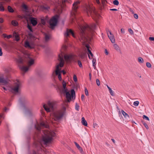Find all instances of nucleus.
<instances>
[{
  "label": "nucleus",
  "mask_w": 154,
  "mask_h": 154,
  "mask_svg": "<svg viewBox=\"0 0 154 154\" xmlns=\"http://www.w3.org/2000/svg\"><path fill=\"white\" fill-rule=\"evenodd\" d=\"M41 23L43 25H45V20L42 18L41 20Z\"/></svg>",
  "instance_id": "34"
},
{
  "label": "nucleus",
  "mask_w": 154,
  "mask_h": 154,
  "mask_svg": "<svg viewBox=\"0 0 154 154\" xmlns=\"http://www.w3.org/2000/svg\"><path fill=\"white\" fill-rule=\"evenodd\" d=\"M28 61V66H24L23 64V60L20 57H19L16 59V61L18 64L20 69L24 72H26L29 69V67L33 65L34 63V59L30 55H27L26 56Z\"/></svg>",
  "instance_id": "5"
},
{
  "label": "nucleus",
  "mask_w": 154,
  "mask_h": 154,
  "mask_svg": "<svg viewBox=\"0 0 154 154\" xmlns=\"http://www.w3.org/2000/svg\"><path fill=\"white\" fill-rule=\"evenodd\" d=\"M2 46L4 47H6L7 46V44L6 43L4 42H3L2 43Z\"/></svg>",
  "instance_id": "43"
},
{
  "label": "nucleus",
  "mask_w": 154,
  "mask_h": 154,
  "mask_svg": "<svg viewBox=\"0 0 154 154\" xmlns=\"http://www.w3.org/2000/svg\"><path fill=\"white\" fill-rule=\"evenodd\" d=\"M86 47L88 51V56L89 58L90 59H92L91 57L89 54L91 55V57H92L93 56V54L92 53L91 51L90 50L89 48H90V47L89 46V45H86Z\"/></svg>",
  "instance_id": "13"
},
{
  "label": "nucleus",
  "mask_w": 154,
  "mask_h": 154,
  "mask_svg": "<svg viewBox=\"0 0 154 154\" xmlns=\"http://www.w3.org/2000/svg\"><path fill=\"white\" fill-rule=\"evenodd\" d=\"M105 53L106 55H108V52L106 49H105Z\"/></svg>",
  "instance_id": "57"
},
{
  "label": "nucleus",
  "mask_w": 154,
  "mask_h": 154,
  "mask_svg": "<svg viewBox=\"0 0 154 154\" xmlns=\"http://www.w3.org/2000/svg\"><path fill=\"white\" fill-rule=\"evenodd\" d=\"M121 32L122 34L125 33V29L123 28L121 29Z\"/></svg>",
  "instance_id": "44"
},
{
  "label": "nucleus",
  "mask_w": 154,
  "mask_h": 154,
  "mask_svg": "<svg viewBox=\"0 0 154 154\" xmlns=\"http://www.w3.org/2000/svg\"><path fill=\"white\" fill-rule=\"evenodd\" d=\"M138 61L140 63H143V60L142 58L140 57L138 58Z\"/></svg>",
  "instance_id": "29"
},
{
  "label": "nucleus",
  "mask_w": 154,
  "mask_h": 154,
  "mask_svg": "<svg viewBox=\"0 0 154 154\" xmlns=\"http://www.w3.org/2000/svg\"><path fill=\"white\" fill-rule=\"evenodd\" d=\"M2 48H0V56H2Z\"/></svg>",
  "instance_id": "54"
},
{
  "label": "nucleus",
  "mask_w": 154,
  "mask_h": 154,
  "mask_svg": "<svg viewBox=\"0 0 154 154\" xmlns=\"http://www.w3.org/2000/svg\"><path fill=\"white\" fill-rule=\"evenodd\" d=\"M146 64V66L148 68H150L151 66V64L147 62Z\"/></svg>",
  "instance_id": "38"
},
{
  "label": "nucleus",
  "mask_w": 154,
  "mask_h": 154,
  "mask_svg": "<svg viewBox=\"0 0 154 154\" xmlns=\"http://www.w3.org/2000/svg\"><path fill=\"white\" fill-rule=\"evenodd\" d=\"M11 23L14 26H17L18 24L17 22L15 20H13L11 22Z\"/></svg>",
  "instance_id": "21"
},
{
  "label": "nucleus",
  "mask_w": 154,
  "mask_h": 154,
  "mask_svg": "<svg viewBox=\"0 0 154 154\" xmlns=\"http://www.w3.org/2000/svg\"><path fill=\"white\" fill-rule=\"evenodd\" d=\"M106 86H107L108 89H109V90L111 88L108 85H106Z\"/></svg>",
  "instance_id": "64"
},
{
  "label": "nucleus",
  "mask_w": 154,
  "mask_h": 154,
  "mask_svg": "<svg viewBox=\"0 0 154 154\" xmlns=\"http://www.w3.org/2000/svg\"><path fill=\"white\" fill-rule=\"evenodd\" d=\"M96 65H93V67H94V69H96Z\"/></svg>",
  "instance_id": "63"
},
{
  "label": "nucleus",
  "mask_w": 154,
  "mask_h": 154,
  "mask_svg": "<svg viewBox=\"0 0 154 154\" xmlns=\"http://www.w3.org/2000/svg\"><path fill=\"white\" fill-rule=\"evenodd\" d=\"M73 80H74V81L75 82H76L77 81V77H76V75H74V76H73Z\"/></svg>",
  "instance_id": "41"
},
{
  "label": "nucleus",
  "mask_w": 154,
  "mask_h": 154,
  "mask_svg": "<svg viewBox=\"0 0 154 154\" xmlns=\"http://www.w3.org/2000/svg\"><path fill=\"white\" fill-rule=\"evenodd\" d=\"M15 38H16V40L17 41H19V39L18 38V36L17 35H16L15 36Z\"/></svg>",
  "instance_id": "53"
},
{
  "label": "nucleus",
  "mask_w": 154,
  "mask_h": 154,
  "mask_svg": "<svg viewBox=\"0 0 154 154\" xmlns=\"http://www.w3.org/2000/svg\"><path fill=\"white\" fill-rule=\"evenodd\" d=\"M85 94L86 95L88 96V93L87 88H85Z\"/></svg>",
  "instance_id": "37"
},
{
  "label": "nucleus",
  "mask_w": 154,
  "mask_h": 154,
  "mask_svg": "<svg viewBox=\"0 0 154 154\" xmlns=\"http://www.w3.org/2000/svg\"><path fill=\"white\" fill-rule=\"evenodd\" d=\"M109 92L111 94V95L112 96H114V92L112 90L111 88L109 90Z\"/></svg>",
  "instance_id": "35"
},
{
  "label": "nucleus",
  "mask_w": 154,
  "mask_h": 154,
  "mask_svg": "<svg viewBox=\"0 0 154 154\" xmlns=\"http://www.w3.org/2000/svg\"><path fill=\"white\" fill-rule=\"evenodd\" d=\"M79 3L80 2L77 1L73 4L72 11L71 14L72 16L73 22L74 21V20L75 19L78 23L79 29V34L78 36L79 39L82 43H85L88 40V38H89L90 36L93 34L96 25L95 24H93L90 26L86 24L82 25L78 23L76 19V14L79 7L78 5Z\"/></svg>",
  "instance_id": "1"
},
{
  "label": "nucleus",
  "mask_w": 154,
  "mask_h": 154,
  "mask_svg": "<svg viewBox=\"0 0 154 154\" xmlns=\"http://www.w3.org/2000/svg\"><path fill=\"white\" fill-rule=\"evenodd\" d=\"M77 63H78V64L80 67V68L82 67V64L80 60H78L77 61Z\"/></svg>",
  "instance_id": "25"
},
{
  "label": "nucleus",
  "mask_w": 154,
  "mask_h": 154,
  "mask_svg": "<svg viewBox=\"0 0 154 154\" xmlns=\"http://www.w3.org/2000/svg\"><path fill=\"white\" fill-rule=\"evenodd\" d=\"M108 36L112 43H115V39L113 35L112 34L111 32H110V35L108 33Z\"/></svg>",
  "instance_id": "15"
},
{
  "label": "nucleus",
  "mask_w": 154,
  "mask_h": 154,
  "mask_svg": "<svg viewBox=\"0 0 154 154\" xmlns=\"http://www.w3.org/2000/svg\"><path fill=\"white\" fill-rule=\"evenodd\" d=\"M67 2V0H62V3L63 5H64L65 3Z\"/></svg>",
  "instance_id": "50"
},
{
  "label": "nucleus",
  "mask_w": 154,
  "mask_h": 154,
  "mask_svg": "<svg viewBox=\"0 0 154 154\" xmlns=\"http://www.w3.org/2000/svg\"><path fill=\"white\" fill-rule=\"evenodd\" d=\"M9 80L5 79L3 77H0V83L5 85L2 88L5 90H8L12 93L17 94L20 92V89L21 87V83L18 80H15L14 84L12 85L9 82Z\"/></svg>",
  "instance_id": "4"
},
{
  "label": "nucleus",
  "mask_w": 154,
  "mask_h": 154,
  "mask_svg": "<svg viewBox=\"0 0 154 154\" xmlns=\"http://www.w3.org/2000/svg\"><path fill=\"white\" fill-rule=\"evenodd\" d=\"M2 36L4 38H6L7 39H9L10 38H11L12 37V35H7L6 34L3 33L2 35Z\"/></svg>",
  "instance_id": "18"
},
{
  "label": "nucleus",
  "mask_w": 154,
  "mask_h": 154,
  "mask_svg": "<svg viewBox=\"0 0 154 154\" xmlns=\"http://www.w3.org/2000/svg\"><path fill=\"white\" fill-rule=\"evenodd\" d=\"M114 47L116 50H118L119 49V46L117 44H114Z\"/></svg>",
  "instance_id": "28"
},
{
  "label": "nucleus",
  "mask_w": 154,
  "mask_h": 154,
  "mask_svg": "<svg viewBox=\"0 0 154 154\" xmlns=\"http://www.w3.org/2000/svg\"><path fill=\"white\" fill-rule=\"evenodd\" d=\"M95 2L98 4H100V2L99 0H95Z\"/></svg>",
  "instance_id": "55"
},
{
  "label": "nucleus",
  "mask_w": 154,
  "mask_h": 154,
  "mask_svg": "<svg viewBox=\"0 0 154 154\" xmlns=\"http://www.w3.org/2000/svg\"><path fill=\"white\" fill-rule=\"evenodd\" d=\"M51 38V35L50 34H45V41L46 42H48L50 39Z\"/></svg>",
  "instance_id": "16"
},
{
  "label": "nucleus",
  "mask_w": 154,
  "mask_h": 154,
  "mask_svg": "<svg viewBox=\"0 0 154 154\" xmlns=\"http://www.w3.org/2000/svg\"><path fill=\"white\" fill-rule=\"evenodd\" d=\"M121 112H122V114L125 117V118L128 119V118H129V115L126 112H125L124 110H122Z\"/></svg>",
  "instance_id": "19"
},
{
  "label": "nucleus",
  "mask_w": 154,
  "mask_h": 154,
  "mask_svg": "<svg viewBox=\"0 0 154 154\" xmlns=\"http://www.w3.org/2000/svg\"><path fill=\"white\" fill-rule=\"evenodd\" d=\"M110 10L112 11H117V10L116 9H110Z\"/></svg>",
  "instance_id": "58"
},
{
  "label": "nucleus",
  "mask_w": 154,
  "mask_h": 154,
  "mask_svg": "<svg viewBox=\"0 0 154 154\" xmlns=\"http://www.w3.org/2000/svg\"><path fill=\"white\" fill-rule=\"evenodd\" d=\"M113 4L116 5H118L119 4V2L117 0H115L113 1Z\"/></svg>",
  "instance_id": "30"
},
{
  "label": "nucleus",
  "mask_w": 154,
  "mask_h": 154,
  "mask_svg": "<svg viewBox=\"0 0 154 154\" xmlns=\"http://www.w3.org/2000/svg\"><path fill=\"white\" fill-rule=\"evenodd\" d=\"M149 39L150 41H154V37H149Z\"/></svg>",
  "instance_id": "49"
},
{
  "label": "nucleus",
  "mask_w": 154,
  "mask_h": 154,
  "mask_svg": "<svg viewBox=\"0 0 154 154\" xmlns=\"http://www.w3.org/2000/svg\"><path fill=\"white\" fill-rule=\"evenodd\" d=\"M143 118L149 121V118L147 116L145 115L143 116Z\"/></svg>",
  "instance_id": "32"
},
{
  "label": "nucleus",
  "mask_w": 154,
  "mask_h": 154,
  "mask_svg": "<svg viewBox=\"0 0 154 154\" xmlns=\"http://www.w3.org/2000/svg\"><path fill=\"white\" fill-rule=\"evenodd\" d=\"M17 17L20 19H22L23 18V17L20 15H18L17 16Z\"/></svg>",
  "instance_id": "51"
},
{
  "label": "nucleus",
  "mask_w": 154,
  "mask_h": 154,
  "mask_svg": "<svg viewBox=\"0 0 154 154\" xmlns=\"http://www.w3.org/2000/svg\"><path fill=\"white\" fill-rule=\"evenodd\" d=\"M96 83L98 86H99L100 85V83L99 80L98 79H96Z\"/></svg>",
  "instance_id": "40"
},
{
  "label": "nucleus",
  "mask_w": 154,
  "mask_h": 154,
  "mask_svg": "<svg viewBox=\"0 0 154 154\" xmlns=\"http://www.w3.org/2000/svg\"><path fill=\"white\" fill-rule=\"evenodd\" d=\"M28 154H37V152L34 150H33L29 152Z\"/></svg>",
  "instance_id": "27"
},
{
  "label": "nucleus",
  "mask_w": 154,
  "mask_h": 154,
  "mask_svg": "<svg viewBox=\"0 0 154 154\" xmlns=\"http://www.w3.org/2000/svg\"><path fill=\"white\" fill-rule=\"evenodd\" d=\"M22 7L24 10V11L26 12H27V11L28 10L27 6L26 5L24 4L22 5Z\"/></svg>",
  "instance_id": "20"
},
{
  "label": "nucleus",
  "mask_w": 154,
  "mask_h": 154,
  "mask_svg": "<svg viewBox=\"0 0 154 154\" xmlns=\"http://www.w3.org/2000/svg\"><path fill=\"white\" fill-rule=\"evenodd\" d=\"M3 22L4 20L3 19L2 17L0 18V23H2Z\"/></svg>",
  "instance_id": "52"
},
{
  "label": "nucleus",
  "mask_w": 154,
  "mask_h": 154,
  "mask_svg": "<svg viewBox=\"0 0 154 154\" xmlns=\"http://www.w3.org/2000/svg\"><path fill=\"white\" fill-rule=\"evenodd\" d=\"M134 17L135 19H138V16L137 14H134Z\"/></svg>",
  "instance_id": "46"
},
{
  "label": "nucleus",
  "mask_w": 154,
  "mask_h": 154,
  "mask_svg": "<svg viewBox=\"0 0 154 154\" xmlns=\"http://www.w3.org/2000/svg\"><path fill=\"white\" fill-rule=\"evenodd\" d=\"M4 10L5 9L4 7L2 5L1 6H0V11H4Z\"/></svg>",
  "instance_id": "42"
},
{
  "label": "nucleus",
  "mask_w": 154,
  "mask_h": 154,
  "mask_svg": "<svg viewBox=\"0 0 154 154\" xmlns=\"http://www.w3.org/2000/svg\"><path fill=\"white\" fill-rule=\"evenodd\" d=\"M57 22V18L55 17H53L49 21V24L51 28L53 29L56 26Z\"/></svg>",
  "instance_id": "11"
},
{
  "label": "nucleus",
  "mask_w": 154,
  "mask_h": 154,
  "mask_svg": "<svg viewBox=\"0 0 154 154\" xmlns=\"http://www.w3.org/2000/svg\"><path fill=\"white\" fill-rule=\"evenodd\" d=\"M62 85L63 87V90H64L65 89L66 90V91H67V89L66 88V83L64 81H63Z\"/></svg>",
  "instance_id": "23"
},
{
  "label": "nucleus",
  "mask_w": 154,
  "mask_h": 154,
  "mask_svg": "<svg viewBox=\"0 0 154 154\" xmlns=\"http://www.w3.org/2000/svg\"><path fill=\"white\" fill-rule=\"evenodd\" d=\"M75 144L77 147L79 149V150L81 151H82V150L81 147H80L79 145L76 142H75Z\"/></svg>",
  "instance_id": "24"
},
{
  "label": "nucleus",
  "mask_w": 154,
  "mask_h": 154,
  "mask_svg": "<svg viewBox=\"0 0 154 154\" xmlns=\"http://www.w3.org/2000/svg\"><path fill=\"white\" fill-rule=\"evenodd\" d=\"M37 132V137L42 136L45 144L51 143L56 136V134L53 131L50 130L49 125L43 122L40 124L37 123L35 125Z\"/></svg>",
  "instance_id": "2"
},
{
  "label": "nucleus",
  "mask_w": 154,
  "mask_h": 154,
  "mask_svg": "<svg viewBox=\"0 0 154 154\" xmlns=\"http://www.w3.org/2000/svg\"><path fill=\"white\" fill-rule=\"evenodd\" d=\"M96 60L95 59H93L92 60V64H93V65H96Z\"/></svg>",
  "instance_id": "39"
},
{
  "label": "nucleus",
  "mask_w": 154,
  "mask_h": 154,
  "mask_svg": "<svg viewBox=\"0 0 154 154\" xmlns=\"http://www.w3.org/2000/svg\"><path fill=\"white\" fill-rule=\"evenodd\" d=\"M85 10L88 15L89 16L90 15L95 21H97L100 17V15L95 11L94 8L92 6L86 5Z\"/></svg>",
  "instance_id": "6"
},
{
  "label": "nucleus",
  "mask_w": 154,
  "mask_h": 154,
  "mask_svg": "<svg viewBox=\"0 0 154 154\" xmlns=\"http://www.w3.org/2000/svg\"><path fill=\"white\" fill-rule=\"evenodd\" d=\"M110 32H111L109 30H108V31H107V32L108 35V33L110 35Z\"/></svg>",
  "instance_id": "60"
},
{
  "label": "nucleus",
  "mask_w": 154,
  "mask_h": 154,
  "mask_svg": "<svg viewBox=\"0 0 154 154\" xmlns=\"http://www.w3.org/2000/svg\"><path fill=\"white\" fill-rule=\"evenodd\" d=\"M27 27L29 29L30 31L31 32H33V30L32 28V27L29 24H28Z\"/></svg>",
  "instance_id": "31"
},
{
  "label": "nucleus",
  "mask_w": 154,
  "mask_h": 154,
  "mask_svg": "<svg viewBox=\"0 0 154 154\" xmlns=\"http://www.w3.org/2000/svg\"><path fill=\"white\" fill-rule=\"evenodd\" d=\"M65 111L66 108L65 107H63L62 109L54 112L52 115L53 119L55 121L60 120L65 114Z\"/></svg>",
  "instance_id": "7"
},
{
  "label": "nucleus",
  "mask_w": 154,
  "mask_h": 154,
  "mask_svg": "<svg viewBox=\"0 0 154 154\" xmlns=\"http://www.w3.org/2000/svg\"><path fill=\"white\" fill-rule=\"evenodd\" d=\"M19 102L20 103V104L21 106H22L23 105V103H22V99L21 98H20L19 99Z\"/></svg>",
  "instance_id": "48"
},
{
  "label": "nucleus",
  "mask_w": 154,
  "mask_h": 154,
  "mask_svg": "<svg viewBox=\"0 0 154 154\" xmlns=\"http://www.w3.org/2000/svg\"><path fill=\"white\" fill-rule=\"evenodd\" d=\"M43 107L48 112L53 111L56 107V102L54 101H49L47 105L44 104Z\"/></svg>",
  "instance_id": "9"
},
{
  "label": "nucleus",
  "mask_w": 154,
  "mask_h": 154,
  "mask_svg": "<svg viewBox=\"0 0 154 154\" xmlns=\"http://www.w3.org/2000/svg\"><path fill=\"white\" fill-rule=\"evenodd\" d=\"M3 115L2 114H0V117L1 118H3Z\"/></svg>",
  "instance_id": "61"
},
{
  "label": "nucleus",
  "mask_w": 154,
  "mask_h": 154,
  "mask_svg": "<svg viewBox=\"0 0 154 154\" xmlns=\"http://www.w3.org/2000/svg\"><path fill=\"white\" fill-rule=\"evenodd\" d=\"M30 21L31 24L33 26H35L37 23V21L36 19L34 17H31Z\"/></svg>",
  "instance_id": "14"
},
{
  "label": "nucleus",
  "mask_w": 154,
  "mask_h": 154,
  "mask_svg": "<svg viewBox=\"0 0 154 154\" xmlns=\"http://www.w3.org/2000/svg\"><path fill=\"white\" fill-rule=\"evenodd\" d=\"M82 123L83 125L85 126H87V121L85 120L84 117H83L82 118Z\"/></svg>",
  "instance_id": "17"
},
{
  "label": "nucleus",
  "mask_w": 154,
  "mask_h": 154,
  "mask_svg": "<svg viewBox=\"0 0 154 154\" xmlns=\"http://www.w3.org/2000/svg\"><path fill=\"white\" fill-rule=\"evenodd\" d=\"M29 41H26L25 42V47L30 49L33 48L35 46L34 41L35 39V38L31 33H29Z\"/></svg>",
  "instance_id": "8"
},
{
  "label": "nucleus",
  "mask_w": 154,
  "mask_h": 154,
  "mask_svg": "<svg viewBox=\"0 0 154 154\" xmlns=\"http://www.w3.org/2000/svg\"><path fill=\"white\" fill-rule=\"evenodd\" d=\"M63 93L66 94V97L67 100L68 102H70V101L71 97L73 99L74 96V98H75V93L74 89H72L71 90V95L69 92L66 91V90H63Z\"/></svg>",
  "instance_id": "10"
},
{
  "label": "nucleus",
  "mask_w": 154,
  "mask_h": 154,
  "mask_svg": "<svg viewBox=\"0 0 154 154\" xmlns=\"http://www.w3.org/2000/svg\"><path fill=\"white\" fill-rule=\"evenodd\" d=\"M64 53L62 52L58 55V60L60 61V63L56 66L55 71V74L58 76L59 79L60 81H61L62 78L59 67H62L63 66L64 60L67 63L69 64H70L72 62L76 63L77 62V56L72 54H67L64 56Z\"/></svg>",
  "instance_id": "3"
},
{
  "label": "nucleus",
  "mask_w": 154,
  "mask_h": 154,
  "mask_svg": "<svg viewBox=\"0 0 154 154\" xmlns=\"http://www.w3.org/2000/svg\"><path fill=\"white\" fill-rule=\"evenodd\" d=\"M60 73L61 72H62L63 73V74H64V75L66 74L65 71L63 70H60Z\"/></svg>",
  "instance_id": "56"
},
{
  "label": "nucleus",
  "mask_w": 154,
  "mask_h": 154,
  "mask_svg": "<svg viewBox=\"0 0 154 154\" xmlns=\"http://www.w3.org/2000/svg\"><path fill=\"white\" fill-rule=\"evenodd\" d=\"M128 31L131 34H133V33L132 30L131 29H128Z\"/></svg>",
  "instance_id": "45"
},
{
  "label": "nucleus",
  "mask_w": 154,
  "mask_h": 154,
  "mask_svg": "<svg viewBox=\"0 0 154 154\" xmlns=\"http://www.w3.org/2000/svg\"><path fill=\"white\" fill-rule=\"evenodd\" d=\"M79 105H78L77 104V103H76L75 104V109L79 111Z\"/></svg>",
  "instance_id": "36"
},
{
  "label": "nucleus",
  "mask_w": 154,
  "mask_h": 154,
  "mask_svg": "<svg viewBox=\"0 0 154 154\" xmlns=\"http://www.w3.org/2000/svg\"><path fill=\"white\" fill-rule=\"evenodd\" d=\"M89 79L90 80H91V73L89 74Z\"/></svg>",
  "instance_id": "59"
},
{
  "label": "nucleus",
  "mask_w": 154,
  "mask_h": 154,
  "mask_svg": "<svg viewBox=\"0 0 154 154\" xmlns=\"http://www.w3.org/2000/svg\"><path fill=\"white\" fill-rule=\"evenodd\" d=\"M111 140H112V141L113 142V143H115V140L114 139H111Z\"/></svg>",
  "instance_id": "62"
},
{
  "label": "nucleus",
  "mask_w": 154,
  "mask_h": 154,
  "mask_svg": "<svg viewBox=\"0 0 154 154\" xmlns=\"http://www.w3.org/2000/svg\"><path fill=\"white\" fill-rule=\"evenodd\" d=\"M8 11L12 13L14 12V10L10 6H8Z\"/></svg>",
  "instance_id": "22"
},
{
  "label": "nucleus",
  "mask_w": 154,
  "mask_h": 154,
  "mask_svg": "<svg viewBox=\"0 0 154 154\" xmlns=\"http://www.w3.org/2000/svg\"><path fill=\"white\" fill-rule=\"evenodd\" d=\"M70 35H72L74 37H75V35L73 31L71 29H67L66 31L64 33V36L67 38Z\"/></svg>",
  "instance_id": "12"
},
{
  "label": "nucleus",
  "mask_w": 154,
  "mask_h": 154,
  "mask_svg": "<svg viewBox=\"0 0 154 154\" xmlns=\"http://www.w3.org/2000/svg\"><path fill=\"white\" fill-rule=\"evenodd\" d=\"M139 103L138 101H135L134 102L133 105L134 106H137L138 105Z\"/></svg>",
  "instance_id": "26"
},
{
  "label": "nucleus",
  "mask_w": 154,
  "mask_h": 154,
  "mask_svg": "<svg viewBox=\"0 0 154 154\" xmlns=\"http://www.w3.org/2000/svg\"><path fill=\"white\" fill-rule=\"evenodd\" d=\"M85 96L83 94H82L81 96V99L83 101L85 100Z\"/></svg>",
  "instance_id": "47"
},
{
  "label": "nucleus",
  "mask_w": 154,
  "mask_h": 154,
  "mask_svg": "<svg viewBox=\"0 0 154 154\" xmlns=\"http://www.w3.org/2000/svg\"><path fill=\"white\" fill-rule=\"evenodd\" d=\"M143 124L147 129H149V127L146 123L144 122H143Z\"/></svg>",
  "instance_id": "33"
}]
</instances>
